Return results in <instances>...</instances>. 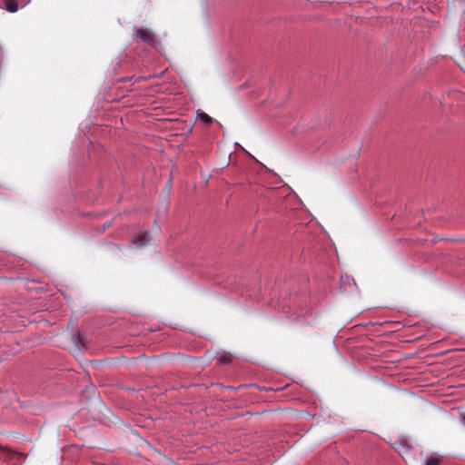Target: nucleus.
<instances>
[{"instance_id":"obj_1","label":"nucleus","mask_w":465,"mask_h":465,"mask_svg":"<svg viewBox=\"0 0 465 465\" xmlns=\"http://www.w3.org/2000/svg\"><path fill=\"white\" fill-rule=\"evenodd\" d=\"M135 36L151 46H155L157 44L156 36L150 29L135 28Z\"/></svg>"},{"instance_id":"obj_2","label":"nucleus","mask_w":465,"mask_h":465,"mask_svg":"<svg viewBox=\"0 0 465 465\" xmlns=\"http://www.w3.org/2000/svg\"><path fill=\"white\" fill-rule=\"evenodd\" d=\"M148 242H149V234L147 232H144L137 235L133 240V243L139 247L144 246Z\"/></svg>"},{"instance_id":"obj_3","label":"nucleus","mask_w":465,"mask_h":465,"mask_svg":"<svg viewBox=\"0 0 465 465\" xmlns=\"http://www.w3.org/2000/svg\"><path fill=\"white\" fill-rule=\"evenodd\" d=\"M197 117L201 122H203L206 125H211L214 122L213 118H212L210 115H208L206 113L203 111L197 112Z\"/></svg>"},{"instance_id":"obj_4","label":"nucleus","mask_w":465,"mask_h":465,"mask_svg":"<svg viewBox=\"0 0 465 465\" xmlns=\"http://www.w3.org/2000/svg\"><path fill=\"white\" fill-rule=\"evenodd\" d=\"M5 8L10 13H15L18 10L16 0H4Z\"/></svg>"},{"instance_id":"obj_5","label":"nucleus","mask_w":465,"mask_h":465,"mask_svg":"<svg viewBox=\"0 0 465 465\" xmlns=\"http://www.w3.org/2000/svg\"><path fill=\"white\" fill-rule=\"evenodd\" d=\"M232 357L230 353H224L219 357L218 361L223 364H227L232 361Z\"/></svg>"},{"instance_id":"obj_6","label":"nucleus","mask_w":465,"mask_h":465,"mask_svg":"<svg viewBox=\"0 0 465 465\" xmlns=\"http://www.w3.org/2000/svg\"><path fill=\"white\" fill-rule=\"evenodd\" d=\"M441 459L439 457H429L425 461V465H439Z\"/></svg>"},{"instance_id":"obj_7","label":"nucleus","mask_w":465,"mask_h":465,"mask_svg":"<svg viewBox=\"0 0 465 465\" xmlns=\"http://www.w3.org/2000/svg\"><path fill=\"white\" fill-rule=\"evenodd\" d=\"M395 450L399 454L403 455L405 452L409 451V447L406 444L400 442L399 447H396Z\"/></svg>"},{"instance_id":"obj_8","label":"nucleus","mask_w":465,"mask_h":465,"mask_svg":"<svg viewBox=\"0 0 465 465\" xmlns=\"http://www.w3.org/2000/svg\"><path fill=\"white\" fill-rule=\"evenodd\" d=\"M111 226V223H106L103 225V231H105L106 229H108L109 227Z\"/></svg>"},{"instance_id":"obj_9","label":"nucleus","mask_w":465,"mask_h":465,"mask_svg":"<svg viewBox=\"0 0 465 465\" xmlns=\"http://www.w3.org/2000/svg\"><path fill=\"white\" fill-rule=\"evenodd\" d=\"M463 421L465 422V417H463Z\"/></svg>"}]
</instances>
